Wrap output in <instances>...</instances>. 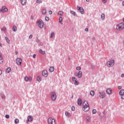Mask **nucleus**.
I'll use <instances>...</instances> for the list:
<instances>
[{
    "instance_id": "58",
    "label": "nucleus",
    "mask_w": 124,
    "mask_h": 124,
    "mask_svg": "<svg viewBox=\"0 0 124 124\" xmlns=\"http://www.w3.org/2000/svg\"><path fill=\"white\" fill-rule=\"evenodd\" d=\"M0 46H1V43H0Z\"/></svg>"
},
{
    "instance_id": "50",
    "label": "nucleus",
    "mask_w": 124,
    "mask_h": 124,
    "mask_svg": "<svg viewBox=\"0 0 124 124\" xmlns=\"http://www.w3.org/2000/svg\"><path fill=\"white\" fill-rule=\"evenodd\" d=\"M29 38L31 39V38H32V35H30L29 36Z\"/></svg>"
},
{
    "instance_id": "33",
    "label": "nucleus",
    "mask_w": 124,
    "mask_h": 124,
    "mask_svg": "<svg viewBox=\"0 0 124 124\" xmlns=\"http://www.w3.org/2000/svg\"><path fill=\"white\" fill-rule=\"evenodd\" d=\"M36 2H37V3H42V0H37Z\"/></svg>"
},
{
    "instance_id": "43",
    "label": "nucleus",
    "mask_w": 124,
    "mask_h": 124,
    "mask_svg": "<svg viewBox=\"0 0 124 124\" xmlns=\"http://www.w3.org/2000/svg\"><path fill=\"white\" fill-rule=\"evenodd\" d=\"M102 1L104 3H106V2H107V0H102Z\"/></svg>"
},
{
    "instance_id": "11",
    "label": "nucleus",
    "mask_w": 124,
    "mask_h": 124,
    "mask_svg": "<svg viewBox=\"0 0 124 124\" xmlns=\"http://www.w3.org/2000/svg\"><path fill=\"white\" fill-rule=\"evenodd\" d=\"M99 96L101 97V98H104L105 96H106L105 93L104 92H99Z\"/></svg>"
},
{
    "instance_id": "2",
    "label": "nucleus",
    "mask_w": 124,
    "mask_h": 124,
    "mask_svg": "<svg viewBox=\"0 0 124 124\" xmlns=\"http://www.w3.org/2000/svg\"><path fill=\"white\" fill-rule=\"evenodd\" d=\"M124 29V23H121L116 26V30L118 31H122Z\"/></svg>"
},
{
    "instance_id": "44",
    "label": "nucleus",
    "mask_w": 124,
    "mask_h": 124,
    "mask_svg": "<svg viewBox=\"0 0 124 124\" xmlns=\"http://www.w3.org/2000/svg\"><path fill=\"white\" fill-rule=\"evenodd\" d=\"M71 109L72 111H75V108L74 107H72Z\"/></svg>"
},
{
    "instance_id": "18",
    "label": "nucleus",
    "mask_w": 124,
    "mask_h": 124,
    "mask_svg": "<svg viewBox=\"0 0 124 124\" xmlns=\"http://www.w3.org/2000/svg\"><path fill=\"white\" fill-rule=\"evenodd\" d=\"M3 62V58H2V55L0 54V63H2Z\"/></svg>"
},
{
    "instance_id": "39",
    "label": "nucleus",
    "mask_w": 124,
    "mask_h": 124,
    "mask_svg": "<svg viewBox=\"0 0 124 124\" xmlns=\"http://www.w3.org/2000/svg\"><path fill=\"white\" fill-rule=\"evenodd\" d=\"M24 80L25 81H26V82H28V81H29V78H28V77H25Z\"/></svg>"
},
{
    "instance_id": "56",
    "label": "nucleus",
    "mask_w": 124,
    "mask_h": 124,
    "mask_svg": "<svg viewBox=\"0 0 124 124\" xmlns=\"http://www.w3.org/2000/svg\"><path fill=\"white\" fill-rule=\"evenodd\" d=\"M123 5H124V0L123 1Z\"/></svg>"
},
{
    "instance_id": "3",
    "label": "nucleus",
    "mask_w": 124,
    "mask_h": 124,
    "mask_svg": "<svg viewBox=\"0 0 124 124\" xmlns=\"http://www.w3.org/2000/svg\"><path fill=\"white\" fill-rule=\"evenodd\" d=\"M51 97L52 100L53 101H55L57 99V94H56V93L52 92L51 93Z\"/></svg>"
},
{
    "instance_id": "42",
    "label": "nucleus",
    "mask_w": 124,
    "mask_h": 124,
    "mask_svg": "<svg viewBox=\"0 0 124 124\" xmlns=\"http://www.w3.org/2000/svg\"><path fill=\"white\" fill-rule=\"evenodd\" d=\"M48 13L50 14V15H51V14H53V12L52 11H49Z\"/></svg>"
},
{
    "instance_id": "1",
    "label": "nucleus",
    "mask_w": 124,
    "mask_h": 124,
    "mask_svg": "<svg viewBox=\"0 0 124 124\" xmlns=\"http://www.w3.org/2000/svg\"><path fill=\"white\" fill-rule=\"evenodd\" d=\"M82 110L84 112H88L90 110V105L88 101H84L83 103Z\"/></svg>"
},
{
    "instance_id": "9",
    "label": "nucleus",
    "mask_w": 124,
    "mask_h": 124,
    "mask_svg": "<svg viewBox=\"0 0 124 124\" xmlns=\"http://www.w3.org/2000/svg\"><path fill=\"white\" fill-rule=\"evenodd\" d=\"M42 75L44 77H47L48 76V72L47 70H44L42 71Z\"/></svg>"
},
{
    "instance_id": "25",
    "label": "nucleus",
    "mask_w": 124,
    "mask_h": 124,
    "mask_svg": "<svg viewBox=\"0 0 124 124\" xmlns=\"http://www.w3.org/2000/svg\"><path fill=\"white\" fill-rule=\"evenodd\" d=\"M39 52V53H40V54H42V55H44V54H45V51H44L41 49H40Z\"/></svg>"
},
{
    "instance_id": "17",
    "label": "nucleus",
    "mask_w": 124,
    "mask_h": 124,
    "mask_svg": "<svg viewBox=\"0 0 124 124\" xmlns=\"http://www.w3.org/2000/svg\"><path fill=\"white\" fill-rule=\"evenodd\" d=\"M78 105L81 106L82 105V99L79 98L78 100Z\"/></svg>"
},
{
    "instance_id": "37",
    "label": "nucleus",
    "mask_w": 124,
    "mask_h": 124,
    "mask_svg": "<svg viewBox=\"0 0 124 124\" xmlns=\"http://www.w3.org/2000/svg\"><path fill=\"white\" fill-rule=\"evenodd\" d=\"M45 19H46V21L47 22H48V21H49V20H50V18H49V17H48V16H46Z\"/></svg>"
},
{
    "instance_id": "27",
    "label": "nucleus",
    "mask_w": 124,
    "mask_h": 124,
    "mask_svg": "<svg viewBox=\"0 0 124 124\" xmlns=\"http://www.w3.org/2000/svg\"><path fill=\"white\" fill-rule=\"evenodd\" d=\"M5 40L7 41V43H10V41L9 40V39L7 37H5Z\"/></svg>"
},
{
    "instance_id": "51",
    "label": "nucleus",
    "mask_w": 124,
    "mask_h": 124,
    "mask_svg": "<svg viewBox=\"0 0 124 124\" xmlns=\"http://www.w3.org/2000/svg\"><path fill=\"white\" fill-rule=\"evenodd\" d=\"M35 57H36V55L34 54V55H33V59H35Z\"/></svg>"
},
{
    "instance_id": "49",
    "label": "nucleus",
    "mask_w": 124,
    "mask_h": 124,
    "mask_svg": "<svg viewBox=\"0 0 124 124\" xmlns=\"http://www.w3.org/2000/svg\"><path fill=\"white\" fill-rule=\"evenodd\" d=\"M118 89L119 90H121V89H122V86H118Z\"/></svg>"
},
{
    "instance_id": "12",
    "label": "nucleus",
    "mask_w": 124,
    "mask_h": 124,
    "mask_svg": "<svg viewBox=\"0 0 124 124\" xmlns=\"http://www.w3.org/2000/svg\"><path fill=\"white\" fill-rule=\"evenodd\" d=\"M78 10H79V11L81 13V14H84V9L83 8L81 7H78Z\"/></svg>"
},
{
    "instance_id": "7",
    "label": "nucleus",
    "mask_w": 124,
    "mask_h": 124,
    "mask_svg": "<svg viewBox=\"0 0 124 124\" xmlns=\"http://www.w3.org/2000/svg\"><path fill=\"white\" fill-rule=\"evenodd\" d=\"M7 11H8V9L6 6H3L1 9L0 10V12H3V13L7 12Z\"/></svg>"
},
{
    "instance_id": "36",
    "label": "nucleus",
    "mask_w": 124,
    "mask_h": 124,
    "mask_svg": "<svg viewBox=\"0 0 124 124\" xmlns=\"http://www.w3.org/2000/svg\"><path fill=\"white\" fill-rule=\"evenodd\" d=\"M75 85H76V86H78V85H79V82L76 80L75 82Z\"/></svg>"
},
{
    "instance_id": "28",
    "label": "nucleus",
    "mask_w": 124,
    "mask_h": 124,
    "mask_svg": "<svg viewBox=\"0 0 124 124\" xmlns=\"http://www.w3.org/2000/svg\"><path fill=\"white\" fill-rule=\"evenodd\" d=\"M70 13L71 14H72V15H73L74 16H75V15H76V13H75V12L73 11H71Z\"/></svg>"
},
{
    "instance_id": "21",
    "label": "nucleus",
    "mask_w": 124,
    "mask_h": 124,
    "mask_svg": "<svg viewBox=\"0 0 124 124\" xmlns=\"http://www.w3.org/2000/svg\"><path fill=\"white\" fill-rule=\"evenodd\" d=\"M124 94V90H121L120 92H119V94L120 95H123Z\"/></svg>"
},
{
    "instance_id": "41",
    "label": "nucleus",
    "mask_w": 124,
    "mask_h": 124,
    "mask_svg": "<svg viewBox=\"0 0 124 124\" xmlns=\"http://www.w3.org/2000/svg\"><path fill=\"white\" fill-rule=\"evenodd\" d=\"M92 113H93V114H95L96 113V110L95 109H93L92 111Z\"/></svg>"
},
{
    "instance_id": "52",
    "label": "nucleus",
    "mask_w": 124,
    "mask_h": 124,
    "mask_svg": "<svg viewBox=\"0 0 124 124\" xmlns=\"http://www.w3.org/2000/svg\"><path fill=\"white\" fill-rule=\"evenodd\" d=\"M85 31H89V29L86 28V29H85Z\"/></svg>"
},
{
    "instance_id": "15",
    "label": "nucleus",
    "mask_w": 124,
    "mask_h": 124,
    "mask_svg": "<svg viewBox=\"0 0 124 124\" xmlns=\"http://www.w3.org/2000/svg\"><path fill=\"white\" fill-rule=\"evenodd\" d=\"M106 92L108 94H111L112 93V90L111 89H108L107 90Z\"/></svg>"
},
{
    "instance_id": "23",
    "label": "nucleus",
    "mask_w": 124,
    "mask_h": 124,
    "mask_svg": "<svg viewBox=\"0 0 124 124\" xmlns=\"http://www.w3.org/2000/svg\"><path fill=\"white\" fill-rule=\"evenodd\" d=\"M101 19L102 20H105V15L104 14L101 15Z\"/></svg>"
},
{
    "instance_id": "48",
    "label": "nucleus",
    "mask_w": 124,
    "mask_h": 124,
    "mask_svg": "<svg viewBox=\"0 0 124 124\" xmlns=\"http://www.w3.org/2000/svg\"><path fill=\"white\" fill-rule=\"evenodd\" d=\"M1 96H2V98H5V96L4 94H2Z\"/></svg>"
},
{
    "instance_id": "32",
    "label": "nucleus",
    "mask_w": 124,
    "mask_h": 124,
    "mask_svg": "<svg viewBox=\"0 0 124 124\" xmlns=\"http://www.w3.org/2000/svg\"><path fill=\"white\" fill-rule=\"evenodd\" d=\"M72 80H73V81L74 82H75V81H77V78H76L73 77L72 78Z\"/></svg>"
},
{
    "instance_id": "38",
    "label": "nucleus",
    "mask_w": 124,
    "mask_h": 124,
    "mask_svg": "<svg viewBox=\"0 0 124 124\" xmlns=\"http://www.w3.org/2000/svg\"><path fill=\"white\" fill-rule=\"evenodd\" d=\"M62 17H60L59 18V23H62Z\"/></svg>"
},
{
    "instance_id": "10",
    "label": "nucleus",
    "mask_w": 124,
    "mask_h": 124,
    "mask_svg": "<svg viewBox=\"0 0 124 124\" xmlns=\"http://www.w3.org/2000/svg\"><path fill=\"white\" fill-rule=\"evenodd\" d=\"M33 120V118L32 116L30 115L28 117V120L26 121V123L28 124L29 122H31Z\"/></svg>"
},
{
    "instance_id": "4",
    "label": "nucleus",
    "mask_w": 124,
    "mask_h": 124,
    "mask_svg": "<svg viewBox=\"0 0 124 124\" xmlns=\"http://www.w3.org/2000/svg\"><path fill=\"white\" fill-rule=\"evenodd\" d=\"M37 24L38 25L39 27H40V29H42V28L44 27V22H43V21H42V20H40L38 21Z\"/></svg>"
},
{
    "instance_id": "13",
    "label": "nucleus",
    "mask_w": 124,
    "mask_h": 124,
    "mask_svg": "<svg viewBox=\"0 0 124 124\" xmlns=\"http://www.w3.org/2000/svg\"><path fill=\"white\" fill-rule=\"evenodd\" d=\"M65 115L66 117H71L72 116V114L67 111L65 112Z\"/></svg>"
},
{
    "instance_id": "47",
    "label": "nucleus",
    "mask_w": 124,
    "mask_h": 124,
    "mask_svg": "<svg viewBox=\"0 0 124 124\" xmlns=\"http://www.w3.org/2000/svg\"><path fill=\"white\" fill-rule=\"evenodd\" d=\"M29 81H31L32 80V78H29Z\"/></svg>"
},
{
    "instance_id": "57",
    "label": "nucleus",
    "mask_w": 124,
    "mask_h": 124,
    "mask_svg": "<svg viewBox=\"0 0 124 124\" xmlns=\"http://www.w3.org/2000/svg\"><path fill=\"white\" fill-rule=\"evenodd\" d=\"M86 1L89 2L90 1V0H86Z\"/></svg>"
},
{
    "instance_id": "53",
    "label": "nucleus",
    "mask_w": 124,
    "mask_h": 124,
    "mask_svg": "<svg viewBox=\"0 0 124 124\" xmlns=\"http://www.w3.org/2000/svg\"><path fill=\"white\" fill-rule=\"evenodd\" d=\"M2 74V71L1 70H0V75H1Z\"/></svg>"
},
{
    "instance_id": "29",
    "label": "nucleus",
    "mask_w": 124,
    "mask_h": 124,
    "mask_svg": "<svg viewBox=\"0 0 124 124\" xmlns=\"http://www.w3.org/2000/svg\"><path fill=\"white\" fill-rule=\"evenodd\" d=\"M11 71V68H7V70H6V72H7V73H9V72H10Z\"/></svg>"
},
{
    "instance_id": "5",
    "label": "nucleus",
    "mask_w": 124,
    "mask_h": 124,
    "mask_svg": "<svg viewBox=\"0 0 124 124\" xmlns=\"http://www.w3.org/2000/svg\"><path fill=\"white\" fill-rule=\"evenodd\" d=\"M48 124H56V120L55 119L49 118L48 120Z\"/></svg>"
},
{
    "instance_id": "55",
    "label": "nucleus",
    "mask_w": 124,
    "mask_h": 124,
    "mask_svg": "<svg viewBox=\"0 0 124 124\" xmlns=\"http://www.w3.org/2000/svg\"><path fill=\"white\" fill-rule=\"evenodd\" d=\"M16 55L18 54V52L17 51H16Z\"/></svg>"
},
{
    "instance_id": "31",
    "label": "nucleus",
    "mask_w": 124,
    "mask_h": 124,
    "mask_svg": "<svg viewBox=\"0 0 124 124\" xmlns=\"http://www.w3.org/2000/svg\"><path fill=\"white\" fill-rule=\"evenodd\" d=\"M54 35H55V33L52 32V33L51 34L50 38H53V37H54Z\"/></svg>"
},
{
    "instance_id": "54",
    "label": "nucleus",
    "mask_w": 124,
    "mask_h": 124,
    "mask_svg": "<svg viewBox=\"0 0 124 124\" xmlns=\"http://www.w3.org/2000/svg\"><path fill=\"white\" fill-rule=\"evenodd\" d=\"M77 75H78V74H77V73H76L75 74V76H77Z\"/></svg>"
},
{
    "instance_id": "45",
    "label": "nucleus",
    "mask_w": 124,
    "mask_h": 124,
    "mask_svg": "<svg viewBox=\"0 0 124 124\" xmlns=\"http://www.w3.org/2000/svg\"><path fill=\"white\" fill-rule=\"evenodd\" d=\"M5 118H6V119H9V115H5Z\"/></svg>"
},
{
    "instance_id": "19",
    "label": "nucleus",
    "mask_w": 124,
    "mask_h": 124,
    "mask_svg": "<svg viewBox=\"0 0 124 124\" xmlns=\"http://www.w3.org/2000/svg\"><path fill=\"white\" fill-rule=\"evenodd\" d=\"M82 72L79 71L78 74V78H81L82 77Z\"/></svg>"
},
{
    "instance_id": "34",
    "label": "nucleus",
    "mask_w": 124,
    "mask_h": 124,
    "mask_svg": "<svg viewBox=\"0 0 124 124\" xmlns=\"http://www.w3.org/2000/svg\"><path fill=\"white\" fill-rule=\"evenodd\" d=\"M62 14H63V12L62 11H60L59 12H58V15H60L61 16H62Z\"/></svg>"
},
{
    "instance_id": "24",
    "label": "nucleus",
    "mask_w": 124,
    "mask_h": 124,
    "mask_svg": "<svg viewBox=\"0 0 124 124\" xmlns=\"http://www.w3.org/2000/svg\"><path fill=\"white\" fill-rule=\"evenodd\" d=\"M13 31H17V27L16 26H14L13 27Z\"/></svg>"
},
{
    "instance_id": "46",
    "label": "nucleus",
    "mask_w": 124,
    "mask_h": 124,
    "mask_svg": "<svg viewBox=\"0 0 124 124\" xmlns=\"http://www.w3.org/2000/svg\"><path fill=\"white\" fill-rule=\"evenodd\" d=\"M1 30V31H6V28L5 27H4Z\"/></svg>"
},
{
    "instance_id": "35",
    "label": "nucleus",
    "mask_w": 124,
    "mask_h": 124,
    "mask_svg": "<svg viewBox=\"0 0 124 124\" xmlns=\"http://www.w3.org/2000/svg\"><path fill=\"white\" fill-rule=\"evenodd\" d=\"M19 123V119H16L15 120V124H18Z\"/></svg>"
},
{
    "instance_id": "22",
    "label": "nucleus",
    "mask_w": 124,
    "mask_h": 124,
    "mask_svg": "<svg viewBox=\"0 0 124 124\" xmlns=\"http://www.w3.org/2000/svg\"><path fill=\"white\" fill-rule=\"evenodd\" d=\"M42 12L43 15H45L47 12V11H46V10L45 9H43L42 10Z\"/></svg>"
},
{
    "instance_id": "8",
    "label": "nucleus",
    "mask_w": 124,
    "mask_h": 124,
    "mask_svg": "<svg viewBox=\"0 0 124 124\" xmlns=\"http://www.w3.org/2000/svg\"><path fill=\"white\" fill-rule=\"evenodd\" d=\"M16 62L18 65H21V64H22V59H21V58H17Z\"/></svg>"
},
{
    "instance_id": "30",
    "label": "nucleus",
    "mask_w": 124,
    "mask_h": 124,
    "mask_svg": "<svg viewBox=\"0 0 124 124\" xmlns=\"http://www.w3.org/2000/svg\"><path fill=\"white\" fill-rule=\"evenodd\" d=\"M37 81H38V82H41V77L40 76H38L37 78Z\"/></svg>"
},
{
    "instance_id": "26",
    "label": "nucleus",
    "mask_w": 124,
    "mask_h": 124,
    "mask_svg": "<svg viewBox=\"0 0 124 124\" xmlns=\"http://www.w3.org/2000/svg\"><path fill=\"white\" fill-rule=\"evenodd\" d=\"M90 94H91V95H92V96H94V91H91L90 92Z\"/></svg>"
},
{
    "instance_id": "14",
    "label": "nucleus",
    "mask_w": 124,
    "mask_h": 124,
    "mask_svg": "<svg viewBox=\"0 0 124 124\" xmlns=\"http://www.w3.org/2000/svg\"><path fill=\"white\" fill-rule=\"evenodd\" d=\"M86 122H87V123H91V122L92 121V118L89 116H87L86 118Z\"/></svg>"
},
{
    "instance_id": "6",
    "label": "nucleus",
    "mask_w": 124,
    "mask_h": 124,
    "mask_svg": "<svg viewBox=\"0 0 124 124\" xmlns=\"http://www.w3.org/2000/svg\"><path fill=\"white\" fill-rule=\"evenodd\" d=\"M114 64H115V62L114 60H111L110 61H109L107 63L108 66H109V67L111 66H114Z\"/></svg>"
},
{
    "instance_id": "40",
    "label": "nucleus",
    "mask_w": 124,
    "mask_h": 124,
    "mask_svg": "<svg viewBox=\"0 0 124 124\" xmlns=\"http://www.w3.org/2000/svg\"><path fill=\"white\" fill-rule=\"evenodd\" d=\"M76 69H77V70H81V69H82V68H81V67H77Z\"/></svg>"
},
{
    "instance_id": "59",
    "label": "nucleus",
    "mask_w": 124,
    "mask_h": 124,
    "mask_svg": "<svg viewBox=\"0 0 124 124\" xmlns=\"http://www.w3.org/2000/svg\"><path fill=\"white\" fill-rule=\"evenodd\" d=\"M121 0V1H122V0Z\"/></svg>"
},
{
    "instance_id": "20",
    "label": "nucleus",
    "mask_w": 124,
    "mask_h": 124,
    "mask_svg": "<svg viewBox=\"0 0 124 124\" xmlns=\"http://www.w3.org/2000/svg\"><path fill=\"white\" fill-rule=\"evenodd\" d=\"M54 70H55V69L54 68V67H53V66L50 67L49 69V71L50 72H53V71H54Z\"/></svg>"
},
{
    "instance_id": "16",
    "label": "nucleus",
    "mask_w": 124,
    "mask_h": 124,
    "mask_svg": "<svg viewBox=\"0 0 124 124\" xmlns=\"http://www.w3.org/2000/svg\"><path fill=\"white\" fill-rule=\"evenodd\" d=\"M21 3L22 5H25L26 3H27V0H21Z\"/></svg>"
}]
</instances>
